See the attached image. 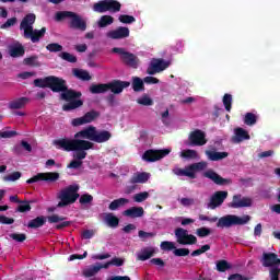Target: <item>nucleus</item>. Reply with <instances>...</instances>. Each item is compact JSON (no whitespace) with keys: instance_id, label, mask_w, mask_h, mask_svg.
<instances>
[{"instance_id":"nucleus-1","label":"nucleus","mask_w":280,"mask_h":280,"mask_svg":"<svg viewBox=\"0 0 280 280\" xmlns=\"http://www.w3.org/2000/svg\"><path fill=\"white\" fill-rule=\"evenodd\" d=\"M113 139V133L108 130H97L93 125L78 131L74 139L61 138L52 141L57 150L74 152V159H86V151L95 150V143H106ZM94 143H93V142Z\"/></svg>"},{"instance_id":"nucleus-2","label":"nucleus","mask_w":280,"mask_h":280,"mask_svg":"<svg viewBox=\"0 0 280 280\" xmlns=\"http://www.w3.org/2000/svg\"><path fill=\"white\" fill-rule=\"evenodd\" d=\"M48 89H50L52 93H61L60 98L65 102H69L62 106V110L66 113L75 110V108H80V106H84V102L80 100V97H82V92L69 89L67 80L62 78L50 75Z\"/></svg>"},{"instance_id":"nucleus-3","label":"nucleus","mask_w":280,"mask_h":280,"mask_svg":"<svg viewBox=\"0 0 280 280\" xmlns=\"http://www.w3.org/2000/svg\"><path fill=\"white\" fill-rule=\"evenodd\" d=\"M34 23H36V14L28 13L26 14L21 24L20 30H24V38H31L32 43H39L47 32L46 27H42L39 31H34Z\"/></svg>"},{"instance_id":"nucleus-4","label":"nucleus","mask_w":280,"mask_h":280,"mask_svg":"<svg viewBox=\"0 0 280 280\" xmlns=\"http://www.w3.org/2000/svg\"><path fill=\"white\" fill-rule=\"evenodd\" d=\"M80 186L79 185H70L59 191L57 194V199L59 202L57 203L58 209H65V207H69V205H74L80 198Z\"/></svg>"},{"instance_id":"nucleus-5","label":"nucleus","mask_w":280,"mask_h":280,"mask_svg":"<svg viewBox=\"0 0 280 280\" xmlns=\"http://www.w3.org/2000/svg\"><path fill=\"white\" fill-rule=\"evenodd\" d=\"M65 19H70L69 26L71 30L86 32V21H84L80 14L73 11H59L55 14V21L58 23H60V21H65Z\"/></svg>"},{"instance_id":"nucleus-6","label":"nucleus","mask_w":280,"mask_h":280,"mask_svg":"<svg viewBox=\"0 0 280 280\" xmlns=\"http://www.w3.org/2000/svg\"><path fill=\"white\" fill-rule=\"evenodd\" d=\"M262 266L264 268H270L269 277L271 280H279L280 268L275 266H280V258L275 253H264L262 254Z\"/></svg>"},{"instance_id":"nucleus-7","label":"nucleus","mask_w":280,"mask_h":280,"mask_svg":"<svg viewBox=\"0 0 280 280\" xmlns=\"http://www.w3.org/2000/svg\"><path fill=\"white\" fill-rule=\"evenodd\" d=\"M250 222V215L245 214L243 217H237L235 214H226L221 217L218 222V229H231V226H244Z\"/></svg>"},{"instance_id":"nucleus-8","label":"nucleus","mask_w":280,"mask_h":280,"mask_svg":"<svg viewBox=\"0 0 280 280\" xmlns=\"http://www.w3.org/2000/svg\"><path fill=\"white\" fill-rule=\"evenodd\" d=\"M208 165L209 163L201 161L192 163L185 168H174L173 174H175V176H187L194 180L196 178V172H202L207 170Z\"/></svg>"},{"instance_id":"nucleus-9","label":"nucleus","mask_w":280,"mask_h":280,"mask_svg":"<svg viewBox=\"0 0 280 280\" xmlns=\"http://www.w3.org/2000/svg\"><path fill=\"white\" fill-rule=\"evenodd\" d=\"M93 11L98 14H104V12L117 13L121 12V2L117 0H101L93 5Z\"/></svg>"},{"instance_id":"nucleus-10","label":"nucleus","mask_w":280,"mask_h":280,"mask_svg":"<svg viewBox=\"0 0 280 280\" xmlns=\"http://www.w3.org/2000/svg\"><path fill=\"white\" fill-rule=\"evenodd\" d=\"M175 237L177 244L182 246H194V244H198V238L194 234H189V232L183 228L175 230Z\"/></svg>"},{"instance_id":"nucleus-11","label":"nucleus","mask_w":280,"mask_h":280,"mask_svg":"<svg viewBox=\"0 0 280 280\" xmlns=\"http://www.w3.org/2000/svg\"><path fill=\"white\" fill-rule=\"evenodd\" d=\"M170 152H172L170 149L148 150L143 153L142 159L143 161H147V163H154L161 161V159H165Z\"/></svg>"},{"instance_id":"nucleus-12","label":"nucleus","mask_w":280,"mask_h":280,"mask_svg":"<svg viewBox=\"0 0 280 280\" xmlns=\"http://www.w3.org/2000/svg\"><path fill=\"white\" fill-rule=\"evenodd\" d=\"M100 117V112L92 109L88 113H85L82 117L73 118L71 121V125L74 128H78V126H84L86 124H93L95 119Z\"/></svg>"},{"instance_id":"nucleus-13","label":"nucleus","mask_w":280,"mask_h":280,"mask_svg":"<svg viewBox=\"0 0 280 280\" xmlns=\"http://www.w3.org/2000/svg\"><path fill=\"white\" fill-rule=\"evenodd\" d=\"M188 145L191 147H202L207 145V133L200 129H195L188 136Z\"/></svg>"},{"instance_id":"nucleus-14","label":"nucleus","mask_w":280,"mask_h":280,"mask_svg":"<svg viewBox=\"0 0 280 280\" xmlns=\"http://www.w3.org/2000/svg\"><path fill=\"white\" fill-rule=\"evenodd\" d=\"M58 178H60V174L56 172L38 173L37 175L27 179L26 183L27 185L38 183L39 180H46L47 183H56Z\"/></svg>"},{"instance_id":"nucleus-15","label":"nucleus","mask_w":280,"mask_h":280,"mask_svg":"<svg viewBox=\"0 0 280 280\" xmlns=\"http://www.w3.org/2000/svg\"><path fill=\"white\" fill-rule=\"evenodd\" d=\"M226 198H229V191H226V190L215 191L210 198L208 208L209 209H218V207H222V205L224 203Z\"/></svg>"},{"instance_id":"nucleus-16","label":"nucleus","mask_w":280,"mask_h":280,"mask_svg":"<svg viewBox=\"0 0 280 280\" xmlns=\"http://www.w3.org/2000/svg\"><path fill=\"white\" fill-rule=\"evenodd\" d=\"M170 67V61H165L164 59H153L147 69V73L149 75H155V73H161V71H165Z\"/></svg>"},{"instance_id":"nucleus-17","label":"nucleus","mask_w":280,"mask_h":280,"mask_svg":"<svg viewBox=\"0 0 280 280\" xmlns=\"http://www.w3.org/2000/svg\"><path fill=\"white\" fill-rule=\"evenodd\" d=\"M203 177L212 180V183H214V185L222 186V185H231L233 183V180L231 178H224V177L220 176L218 173H215V171H213V170L206 171L203 173Z\"/></svg>"},{"instance_id":"nucleus-18","label":"nucleus","mask_w":280,"mask_h":280,"mask_svg":"<svg viewBox=\"0 0 280 280\" xmlns=\"http://www.w3.org/2000/svg\"><path fill=\"white\" fill-rule=\"evenodd\" d=\"M130 86L129 81H121V80H113L112 82L107 83V89L114 95H119V93H124V89H128Z\"/></svg>"},{"instance_id":"nucleus-19","label":"nucleus","mask_w":280,"mask_h":280,"mask_svg":"<svg viewBox=\"0 0 280 280\" xmlns=\"http://www.w3.org/2000/svg\"><path fill=\"white\" fill-rule=\"evenodd\" d=\"M253 200L248 197H242V195H234L232 202L229 205L232 209H242L244 207H252Z\"/></svg>"},{"instance_id":"nucleus-20","label":"nucleus","mask_w":280,"mask_h":280,"mask_svg":"<svg viewBox=\"0 0 280 280\" xmlns=\"http://www.w3.org/2000/svg\"><path fill=\"white\" fill-rule=\"evenodd\" d=\"M128 36H130V30L126 26H119L107 33V38H112V40H120L121 38H128Z\"/></svg>"},{"instance_id":"nucleus-21","label":"nucleus","mask_w":280,"mask_h":280,"mask_svg":"<svg viewBox=\"0 0 280 280\" xmlns=\"http://www.w3.org/2000/svg\"><path fill=\"white\" fill-rule=\"evenodd\" d=\"M234 137L232 138L233 143H242V141H248L250 135L244 128L238 127L234 130Z\"/></svg>"},{"instance_id":"nucleus-22","label":"nucleus","mask_w":280,"mask_h":280,"mask_svg":"<svg viewBox=\"0 0 280 280\" xmlns=\"http://www.w3.org/2000/svg\"><path fill=\"white\" fill-rule=\"evenodd\" d=\"M150 180V173L141 172L135 173L131 178L129 179L130 185H143Z\"/></svg>"},{"instance_id":"nucleus-23","label":"nucleus","mask_w":280,"mask_h":280,"mask_svg":"<svg viewBox=\"0 0 280 280\" xmlns=\"http://www.w3.org/2000/svg\"><path fill=\"white\" fill-rule=\"evenodd\" d=\"M121 61L127 65V67H132V69H137L139 67V57L132 52H126L122 56Z\"/></svg>"},{"instance_id":"nucleus-24","label":"nucleus","mask_w":280,"mask_h":280,"mask_svg":"<svg viewBox=\"0 0 280 280\" xmlns=\"http://www.w3.org/2000/svg\"><path fill=\"white\" fill-rule=\"evenodd\" d=\"M145 211L143 207H131L122 212L127 218H143Z\"/></svg>"},{"instance_id":"nucleus-25","label":"nucleus","mask_w":280,"mask_h":280,"mask_svg":"<svg viewBox=\"0 0 280 280\" xmlns=\"http://www.w3.org/2000/svg\"><path fill=\"white\" fill-rule=\"evenodd\" d=\"M27 102H30V98L23 96L18 100L11 101L9 103L10 110H21V108H25L27 105Z\"/></svg>"},{"instance_id":"nucleus-26","label":"nucleus","mask_w":280,"mask_h":280,"mask_svg":"<svg viewBox=\"0 0 280 280\" xmlns=\"http://www.w3.org/2000/svg\"><path fill=\"white\" fill-rule=\"evenodd\" d=\"M9 55L11 58H23L25 56V47L21 44L9 46Z\"/></svg>"},{"instance_id":"nucleus-27","label":"nucleus","mask_w":280,"mask_h":280,"mask_svg":"<svg viewBox=\"0 0 280 280\" xmlns=\"http://www.w3.org/2000/svg\"><path fill=\"white\" fill-rule=\"evenodd\" d=\"M72 75L78 80H82V82H89L92 79L89 71L79 68L72 69Z\"/></svg>"},{"instance_id":"nucleus-28","label":"nucleus","mask_w":280,"mask_h":280,"mask_svg":"<svg viewBox=\"0 0 280 280\" xmlns=\"http://www.w3.org/2000/svg\"><path fill=\"white\" fill-rule=\"evenodd\" d=\"M90 93L92 95H100L102 93H108V83H97L90 86Z\"/></svg>"},{"instance_id":"nucleus-29","label":"nucleus","mask_w":280,"mask_h":280,"mask_svg":"<svg viewBox=\"0 0 280 280\" xmlns=\"http://www.w3.org/2000/svg\"><path fill=\"white\" fill-rule=\"evenodd\" d=\"M47 224V218L45 215H39L33 220H31L27 224L28 229H40V226H45Z\"/></svg>"},{"instance_id":"nucleus-30","label":"nucleus","mask_w":280,"mask_h":280,"mask_svg":"<svg viewBox=\"0 0 280 280\" xmlns=\"http://www.w3.org/2000/svg\"><path fill=\"white\" fill-rule=\"evenodd\" d=\"M209 161H222L229 156V152L206 151Z\"/></svg>"},{"instance_id":"nucleus-31","label":"nucleus","mask_w":280,"mask_h":280,"mask_svg":"<svg viewBox=\"0 0 280 280\" xmlns=\"http://www.w3.org/2000/svg\"><path fill=\"white\" fill-rule=\"evenodd\" d=\"M144 81L139 78V77H132V90L135 93H141V91H145V84L143 83Z\"/></svg>"},{"instance_id":"nucleus-32","label":"nucleus","mask_w":280,"mask_h":280,"mask_svg":"<svg viewBox=\"0 0 280 280\" xmlns=\"http://www.w3.org/2000/svg\"><path fill=\"white\" fill-rule=\"evenodd\" d=\"M154 253H156V250H154L153 247H145L144 249H142V252L138 255V259L140 261H148V259H151V257H154Z\"/></svg>"},{"instance_id":"nucleus-33","label":"nucleus","mask_w":280,"mask_h":280,"mask_svg":"<svg viewBox=\"0 0 280 280\" xmlns=\"http://www.w3.org/2000/svg\"><path fill=\"white\" fill-rule=\"evenodd\" d=\"M128 202H130L129 199L118 198L109 203L108 209L109 211H117V209H119L120 207H125V205H128Z\"/></svg>"},{"instance_id":"nucleus-34","label":"nucleus","mask_w":280,"mask_h":280,"mask_svg":"<svg viewBox=\"0 0 280 280\" xmlns=\"http://www.w3.org/2000/svg\"><path fill=\"white\" fill-rule=\"evenodd\" d=\"M104 220L107 226H109L110 229H117V226H119V218H117L113 213H107Z\"/></svg>"},{"instance_id":"nucleus-35","label":"nucleus","mask_w":280,"mask_h":280,"mask_svg":"<svg viewBox=\"0 0 280 280\" xmlns=\"http://www.w3.org/2000/svg\"><path fill=\"white\" fill-rule=\"evenodd\" d=\"M115 23V18L112 15H103L97 22L98 27L104 28L108 27V25H113Z\"/></svg>"},{"instance_id":"nucleus-36","label":"nucleus","mask_w":280,"mask_h":280,"mask_svg":"<svg viewBox=\"0 0 280 280\" xmlns=\"http://www.w3.org/2000/svg\"><path fill=\"white\" fill-rule=\"evenodd\" d=\"M100 270H102V267H97V265H93L90 268L84 269L82 271V275L83 277H85V279H91V277H95V275H97Z\"/></svg>"},{"instance_id":"nucleus-37","label":"nucleus","mask_w":280,"mask_h":280,"mask_svg":"<svg viewBox=\"0 0 280 280\" xmlns=\"http://www.w3.org/2000/svg\"><path fill=\"white\" fill-rule=\"evenodd\" d=\"M23 62L24 65H26V67H40V62L38 61L37 55L24 58Z\"/></svg>"},{"instance_id":"nucleus-38","label":"nucleus","mask_w":280,"mask_h":280,"mask_svg":"<svg viewBox=\"0 0 280 280\" xmlns=\"http://www.w3.org/2000/svg\"><path fill=\"white\" fill-rule=\"evenodd\" d=\"M50 75L45 77L44 79H35L34 85L38 89H49Z\"/></svg>"},{"instance_id":"nucleus-39","label":"nucleus","mask_w":280,"mask_h":280,"mask_svg":"<svg viewBox=\"0 0 280 280\" xmlns=\"http://www.w3.org/2000/svg\"><path fill=\"white\" fill-rule=\"evenodd\" d=\"M257 124V115L254 113H246L244 117V125L245 126H255Z\"/></svg>"},{"instance_id":"nucleus-40","label":"nucleus","mask_w":280,"mask_h":280,"mask_svg":"<svg viewBox=\"0 0 280 280\" xmlns=\"http://www.w3.org/2000/svg\"><path fill=\"white\" fill-rule=\"evenodd\" d=\"M59 58H61V60H66V62H71V63L78 62V57L67 51L60 52Z\"/></svg>"},{"instance_id":"nucleus-41","label":"nucleus","mask_w":280,"mask_h":280,"mask_svg":"<svg viewBox=\"0 0 280 280\" xmlns=\"http://www.w3.org/2000/svg\"><path fill=\"white\" fill-rule=\"evenodd\" d=\"M16 211L19 213H27V211H32V206L30 205V201L22 200L18 206Z\"/></svg>"},{"instance_id":"nucleus-42","label":"nucleus","mask_w":280,"mask_h":280,"mask_svg":"<svg viewBox=\"0 0 280 280\" xmlns=\"http://www.w3.org/2000/svg\"><path fill=\"white\" fill-rule=\"evenodd\" d=\"M223 105L228 113H231V108H233V95L224 94L223 96Z\"/></svg>"},{"instance_id":"nucleus-43","label":"nucleus","mask_w":280,"mask_h":280,"mask_svg":"<svg viewBox=\"0 0 280 280\" xmlns=\"http://www.w3.org/2000/svg\"><path fill=\"white\" fill-rule=\"evenodd\" d=\"M217 270L218 272H226V270H231V264L229 261L222 259L217 261Z\"/></svg>"},{"instance_id":"nucleus-44","label":"nucleus","mask_w":280,"mask_h":280,"mask_svg":"<svg viewBox=\"0 0 280 280\" xmlns=\"http://www.w3.org/2000/svg\"><path fill=\"white\" fill-rule=\"evenodd\" d=\"M182 159H198V151L187 149L180 152Z\"/></svg>"},{"instance_id":"nucleus-45","label":"nucleus","mask_w":280,"mask_h":280,"mask_svg":"<svg viewBox=\"0 0 280 280\" xmlns=\"http://www.w3.org/2000/svg\"><path fill=\"white\" fill-rule=\"evenodd\" d=\"M46 49L47 51H50V54H58L62 51L63 47L58 43H50L46 46Z\"/></svg>"},{"instance_id":"nucleus-46","label":"nucleus","mask_w":280,"mask_h":280,"mask_svg":"<svg viewBox=\"0 0 280 280\" xmlns=\"http://www.w3.org/2000/svg\"><path fill=\"white\" fill-rule=\"evenodd\" d=\"M149 198H150V192L142 191V192H138L133 196V201L135 202H145V200Z\"/></svg>"},{"instance_id":"nucleus-47","label":"nucleus","mask_w":280,"mask_h":280,"mask_svg":"<svg viewBox=\"0 0 280 280\" xmlns=\"http://www.w3.org/2000/svg\"><path fill=\"white\" fill-rule=\"evenodd\" d=\"M118 21L120 23H125L126 25H130V24L135 23L137 21V19H135V16H132V15L121 14L118 18Z\"/></svg>"},{"instance_id":"nucleus-48","label":"nucleus","mask_w":280,"mask_h":280,"mask_svg":"<svg viewBox=\"0 0 280 280\" xmlns=\"http://www.w3.org/2000/svg\"><path fill=\"white\" fill-rule=\"evenodd\" d=\"M74 160H72L69 164H68V168L69 170H80V167H82V161H84V159H78V158H74Z\"/></svg>"},{"instance_id":"nucleus-49","label":"nucleus","mask_w":280,"mask_h":280,"mask_svg":"<svg viewBox=\"0 0 280 280\" xmlns=\"http://www.w3.org/2000/svg\"><path fill=\"white\" fill-rule=\"evenodd\" d=\"M21 176H22L21 172H13L10 175L4 176L3 180H5L7 183H14L19 180Z\"/></svg>"},{"instance_id":"nucleus-50","label":"nucleus","mask_w":280,"mask_h":280,"mask_svg":"<svg viewBox=\"0 0 280 280\" xmlns=\"http://www.w3.org/2000/svg\"><path fill=\"white\" fill-rule=\"evenodd\" d=\"M207 250H211V245L206 244V245L201 246L199 249H195L190 255H191V257H198V256L207 253Z\"/></svg>"},{"instance_id":"nucleus-51","label":"nucleus","mask_w":280,"mask_h":280,"mask_svg":"<svg viewBox=\"0 0 280 280\" xmlns=\"http://www.w3.org/2000/svg\"><path fill=\"white\" fill-rule=\"evenodd\" d=\"M161 250H175L176 249V245L174 244V242H170V241H163L160 245Z\"/></svg>"},{"instance_id":"nucleus-52","label":"nucleus","mask_w":280,"mask_h":280,"mask_svg":"<svg viewBox=\"0 0 280 280\" xmlns=\"http://www.w3.org/2000/svg\"><path fill=\"white\" fill-rule=\"evenodd\" d=\"M137 102L141 106H152V104H154V101H152V98L148 95H143L141 98H138Z\"/></svg>"},{"instance_id":"nucleus-53","label":"nucleus","mask_w":280,"mask_h":280,"mask_svg":"<svg viewBox=\"0 0 280 280\" xmlns=\"http://www.w3.org/2000/svg\"><path fill=\"white\" fill-rule=\"evenodd\" d=\"M196 235L198 237H209V235H211V229H209V228H199L196 231Z\"/></svg>"},{"instance_id":"nucleus-54","label":"nucleus","mask_w":280,"mask_h":280,"mask_svg":"<svg viewBox=\"0 0 280 280\" xmlns=\"http://www.w3.org/2000/svg\"><path fill=\"white\" fill-rule=\"evenodd\" d=\"M9 237H11V240H14V242H20V243H23L25 242V240H27V235L23 233H12L9 235Z\"/></svg>"},{"instance_id":"nucleus-55","label":"nucleus","mask_w":280,"mask_h":280,"mask_svg":"<svg viewBox=\"0 0 280 280\" xmlns=\"http://www.w3.org/2000/svg\"><path fill=\"white\" fill-rule=\"evenodd\" d=\"M189 248H176L173 252V255H175V257H187L189 255Z\"/></svg>"},{"instance_id":"nucleus-56","label":"nucleus","mask_w":280,"mask_h":280,"mask_svg":"<svg viewBox=\"0 0 280 280\" xmlns=\"http://www.w3.org/2000/svg\"><path fill=\"white\" fill-rule=\"evenodd\" d=\"M79 202L80 205H91V202H93V197L90 194H83L81 195Z\"/></svg>"},{"instance_id":"nucleus-57","label":"nucleus","mask_w":280,"mask_h":280,"mask_svg":"<svg viewBox=\"0 0 280 280\" xmlns=\"http://www.w3.org/2000/svg\"><path fill=\"white\" fill-rule=\"evenodd\" d=\"M47 220L50 224H58V222H63V220H67V218L60 217L58 214H52L50 217H47Z\"/></svg>"},{"instance_id":"nucleus-58","label":"nucleus","mask_w":280,"mask_h":280,"mask_svg":"<svg viewBox=\"0 0 280 280\" xmlns=\"http://www.w3.org/2000/svg\"><path fill=\"white\" fill-rule=\"evenodd\" d=\"M16 25V18H11L9 20H7V22L4 24H2V30H8V27H12Z\"/></svg>"},{"instance_id":"nucleus-59","label":"nucleus","mask_w":280,"mask_h":280,"mask_svg":"<svg viewBox=\"0 0 280 280\" xmlns=\"http://www.w3.org/2000/svg\"><path fill=\"white\" fill-rule=\"evenodd\" d=\"M16 131H0V137L2 139H12V137H16Z\"/></svg>"},{"instance_id":"nucleus-60","label":"nucleus","mask_w":280,"mask_h":280,"mask_svg":"<svg viewBox=\"0 0 280 280\" xmlns=\"http://www.w3.org/2000/svg\"><path fill=\"white\" fill-rule=\"evenodd\" d=\"M0 224H14V219L0 214Z\"/></svg>"},{"instance_id":"nucleus-61","label":"nucleus","mask_w":280,"mask_h":280,"mask_svg":"<svg viewBox=\"0 0 280 280\" xmlns=\"http://www.w3.org/2000/svg\"><path fill=\"white\" fill-rule=\"evenodd\" d=\"M179 202L183 207H191V205H194V199L192 198H182V199H179Z\"/></svg>"},{"instance_id":"nucleus-62","label":"nucleus","mask_w":280,"mask_h":280,"mask_svg":"<svg viewBox=\"0 0 280 280\" xmlns=\"http://www.w3.org/2000/svg\"><path fill=\"white\" fill-rule=\"evenodd\" d=\"M110 261L112 266H117V268L124 266V258L114 257Z\"/></svg>"},{"instance_id":"nucleus-63","label":"nucleus","mask_w":280,"mask_h":280,"mask_svg":"<svg viewBox=\"0 0 280 280\" xmlns=\"http://www.w3.org/2000/svg\"><path fill=\"white\" fill-rule=\"evenodd\" d=\"M143 82L145 83V84H159V79H156V78H154V77H145L144 79H143Z\"/></svg>"},{"instance_id":"nucleus-64","label":"nucleus","mask_w":280,"mask_h":280,"mask_svg":"<svg viewBox=\"0 0 280 280\" xmlns=\"http://www.w3.org/2000/svg\"><path fill=\"white\" fill-rule=\"evenodd\" d=\"M228 280H248V278H244L240 273H233V275L229 276Z\"/></svg>"}]
</instances>
